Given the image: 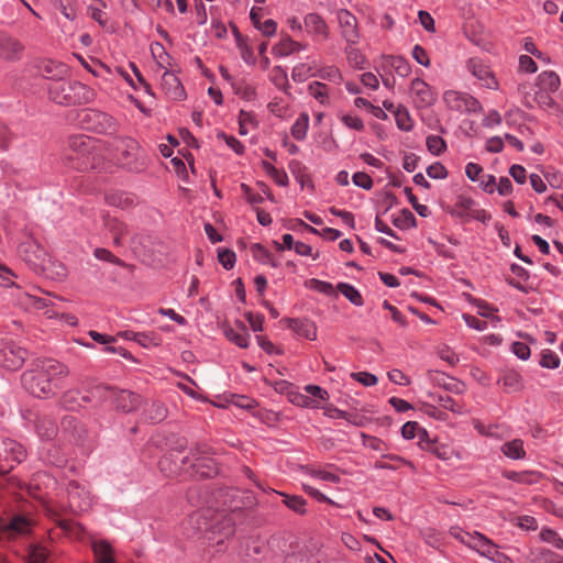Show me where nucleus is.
<instances>
[{
    "mask_svg": "<svg viewBox=\"0 0 563 563\" xmlns=\"http://www.w3.org/2000/svg\"><path fill=\"white\" fill-rule=\"evenodd\" d=\"M67 366L55 360L36 361L33 367L22 374L21 382L24 389L37 398H45L54 394L57 380L67 376Z\"/></svg>",
    "mask_w": 563,
    "mask_h": 563,
    "instance_id": "nucleus-1",
    "label": "nucleus"
},
{
    "mask_svg": "<svg viewBox=\"0 0 563 563\" xmlns=\"http://www.w3.org/2000/svg\"><path fill=\"white\" fill-rule=\"evenodd\" d=\"M210 516L211 511L209 509L195 512L189 517L188 523L197 531H209L208 540L214 542L218 551H221V544L234 533V521L224 511H217L212 517Z\"/></svg>",
    "mask_w": 563,
    "mask_h": 563,
    "instance_id": "nucleus-2",
    "label": "nucleus"
},
{
    "mask_svg": "<svg viewBox=\"0 0 563 563\" xmlns=\"http://www.w3.org/2000/svg\"><path fill=\"white\" fill-rule=\"evenodd\" d=\"M47 89L49 99L57 104L85 103L93 98V91L89 87L64 78L53 80Z\"/></svg>",
    "mask_w": 563,
    "mask_h": 563,
    "instance_id": "nucleus-3",
    "label": "nucleus"
},
{
    "mask_svg": "<svg viewBox=\"0 0 563 563\" xmlns=\"http://www.w3.org/2000/svg\"><path fill=\"white\" fill-rule=\"evenodd\" d=\"M202 454L203 451H201L199 448H197L195 453H192L191 459L188 456L179 459V453H172L169 456H165L159 461V467L168 475H173L183 471L186 464H190V466L196 468L197 473H200L201 476L210 477L213 474H217L216 467L211 465L212 461L209 459H203L201 456Z\"/></svg>",
    "mask_w": 563,
    "mask_h": 563,
    "instance_id": "nucleus-4",
    "label": "nucleus"
},
{
    "mask_svg": "<svg viewBox=\"0 0 563 563\" xmlns=\"http://www.w3.org/2000/svg\"><path fill=\"white\" fill-rule=\"evenodd\" d=\"M19 253L22 258L34 269L47 272L53 261L48 258L45 250L33 239H27L19 246Z\"/></svg>",
    "mask_w": 563,
    "mask_h": 563,
    "instance_id": "nucleus-5",
    "label": "nucleus"
},
{
    "mask_svg": "<svg viewBox=\"0 0 563 563\" xmlns=\"http://www.w3.org/2000/svg\"><path fill=\"white\" fill-rule=\"evenodd\" d=\"M92 148L91 139L86 135H75L69 140V151L66 159L74 162L73 167L79 170L87 169L89 164L87 157Z\"/></svg>",
    "mask_w": 563,
    "mask_h": 563,
    "instance_id": "nucleus-6",
    "label": "nucleus"
},
{
    "mask_svg": "<svg viewBox=\"0 0 563 563\" xmlns=\"http://www.w3.org/2000/svg\"><path fill=\"white\" fill-rule=\"evenodd\" d=\"M443 100L449 109L460 113L478 112L482 109V106L477 99L468 93L460 92L456 90L445 91L443 95Z\"/></svg>",
    "mask_w": 563,
    "mask_h": 563,
    "instance_id": "nucleus-7",
    "label": "nucleus"
},
{
    "mask_svg": "<svg viewBox=\"0 0 563 563\" xmlns=\"http://www.w3.org/2000/svg\"><path fill=\"white\" fill-rule=\"evenodd\" d=\"M27 352L13 342L5 343L0 349V366L8 371L19 369L25 362Z\"/></svg>",
    "mask_w": 563,
    "mask_h": 563,
    "instance_id": "nucleus-8",
    "label": "nucleus"
},
{
    "mask_svg": "<svg viewBox=\"0 0 563 563\" xmlns=\"http://www.w3.org/2000/svg\"><path fill=\"white\" fill-rule=\"evenodd\" d=\"M32 527V519L22 515L13 516L9 521L0 519V533L9 539L30 533Z\"/></svg>",
    "mask_w": 563,
    "mask_h": 563,
    "instance_id": "nucleus-9",
    "label": "nucleus"
},
{
    "mask_svg": "<svg viewBox=\"0 0 563 563\" xmlns=\"http://www.w3.org/2000/svg\"><path fill=\"white\" fill-rule=\"evenodd\" d=\"M336 16L341 36L345 40L346 44H357L360 41V31L355 15L347 10L341 9L338 11Z\"/></svg>",
    "mask_w": 563,
    "mask_h": 563,
    "instance_id": "nucleus-10",
    "label": "nucleus"
},
{
    "mask_svg": "<svg viewBox=\"0 0 563 563\" xmlns=\"http://www.w3.org/2000/svg\"><path fill=\"white\" fill-rule=\"evenodd\" d=\"M102 220L104 228L112 235L113 244L115 246L124 245L130 234L129 225L108 213L102 216Z\"/></svg>",
    "mask_w": 563,
    "mask_h": 563,
    "instance_id": "nucleus-11",
    "label": "nucleus"
},
{
    "mask_svg": "<svg viewBox=\"0 0 563 563\" xmlns=\"http://www.w3.org/2000/svg\"><path fill=\"white\" fill-rule=\"evenodd\" d=\"M411 93L415 97L416 104L420 108L430 107L437 100L434 90L420 78L411 81Z\"/></svg>",
    "mask_w": 563,
    "mask_h": 563,
    "instance_id": "nucleus-12",
    "label": "nucleus"
},
{
    "mask_svg": "<svg viewBox=\"0 0 563 563\" xmlns=\"http://www.w3.org/2000/svg\"><path fill=\"white\" fill-rule=\"evenodd\" d=\"M24 46L15 37L0 33V58L14 62L21 58Z\"/></svg>",
    "mask_w": 563,
    "mask_h": 563,
    "instance_id": "nucleus-13",
    "label": "nucleus"
},
{
    "mask_svg": "<svg viewBox=\"0 0 563 563\" xmlns=\"http://www.w3.org/2000/svg\"><path fill=\"white\" fill-rule=\"evenodd\" d=\"M467 68L474 77H476L483 86L489 89H497L498 82L490 69L479 59L472 58L467 63Z\"/></svg>",
    "mask_w": 563,
    "mask_h": 563,
    "instance_id": "nucleus-14",
    "label": "nucleus"
},
{
    "mask_svg": "<svg viewBox=\"0 0 563 563\" xmlns=\"http://www.w3.org/2000/svg\"><path fill=\"white\" fill-rule=\"evenodd\" d=\"M108 390L111 393L113 402L119 410L131 412L141 404L140 397L134 393L128 390L115 391L112 388H109Z\"/></svg>",
    "mask_w": 563,
    "mask_h": 563,
    "instance_id": "nucleus-15",
    "label": "nucleus"
},
{
    "mask_svg": "<svg viewBox=\"0 0 563 563\" xmlns=\"http://www.w3.org/2000/svg\"><path fill=\"white\" fill-rule=\"evenodd\" d=\"M161 87L168 98L180 100L185 97V90L178 77L168 70L162 75Z\"/></svg>",
    "mask_w": 563,
    "mask_h": 563,
    "instance_id": "nucleus-16",
    "label": "nucleus"
},
{
    "mask_svg": "<svg viewBox=\"0 0 563 563\" xmlns=\"http://www.w3.org/2000/svg\"><path fill=\"white\" fill-rule=\"evenodd\" d=\"M466 536L471 538V542H468V547L475 549L481 555L494 560L495 555L498 554L497 547L482 533H479V532H475L474 534L466 533Z\"/></svg>",
    "mask_w": 563,
    "mask_h": 563,
    "instance_id": "nucleus-17",
    "label": "nucleus"
},
{
    "mask_svg": "<svg viewBox=\"0 0 563 563\" xmlns=\"http://www.w3.org/2000/svg\"><path fill=\"white\" fill-rule=\"evenodd\" d=\"M69 505L73 509L78 511H86L91 506L89 494L78 484L71 483L69 485Z\"/></svg>",
    "mask_w": 563,
    "mask_h": 563,
    "instance_id": "nucleus-18",
    "label": "nucleus"
},
{
    "mask_svg": "<svg viewBox=\"0 0 563 563\" xmlns=\"http://www.w3.org/2000/svg\"><path fill=\"white\" fill-rule=\"evenodd\" d=\"M287 327L296 334L308 340L317 339V325L308 319H287Z\"/></svg>",
    "mask_w": 563,
    "mask_h": 563,
    "instance_id": "nucleus-19",
    "label": "nucleus"
},
{
    "mask_svg": "<svg viewBox=\"0 0 563 563\" xmlns=\"http://www.w3.org/2000/svg\"><path fill=\"white\" fill-rule=\"evenodd\" d=\"M38 73L47 78H64L68 73V68L65 64L45 59L40 62L37 65Z\"/></svg>",
    "mask_w": 563,
    "mask_h": 563,
    "instance_id": "nucleus-20",
    "label": "nucleus"
},
{
    "mask_svg": "<svg viewBox=\"0 0 563 563\" xmlns=\"http://www.w3.org/2000/svg\"><path fill=\"white\" fill-rule=\"evenodd\" d=\"M303 22L307 32L322 35L324 38L329 36L328 25L319 14L309 13L305 16Z\"/></svg>",
    "mask_w": 563,
    "mask_h": 563,
    "instance_id": "nucleus-21",
    "label": "nucleus"
},
{
    "mask_svg": "<svg viewBox=\"0 0 563 563\" xmlns=\"http://www.w3.org/2000/svg\"><path fill=\"white\" fill-rule=\"evenodd\" d=\"M301 49H306V45L294 41L289 36H286L282 38L279 43L273 47L272 51L275 55L284 57L297 53Z\"/></svg>",
    "mask_w": 563,
    "mask_h": 563,
    "instance_id": "nucleus-22",
    "label": "nucleus"
},
{
    "mask_svg": "<svg viewBox=\"0 0 563 563\" xmlns=\"http://www.w3.org/2000/svg\"><path fill=\"white\" fill-rule=\"evenodd\" d=\"M537 86L539 90L555 92L561 86V79L559 75L552 70L542 71L538 76Z\"/></svg>",
    "mask_w": 563,
    "mask_h": 563,
    "instance_id": "nucleus-23",
    "label": "nucleus"
},
{
    "mask_svg": "<svg viewBox=\"0 0 563 563\" xmlns=\"http://www.w3.org/2000/svg\"><path fill=\"white\" fill-rule=\"evenodd\" d=\"M498 383L508 391H518L523 387L521 375L515 369H506Z\"/></svg>",
    "mask_w": 563,
    "mask_h": 563,
    "instance_id": "nucleus-24",
    "label": "nucleus"
},
{
    "mask_svg": "<svg viewBox=\"0 0 563 563\" xmlns=\"http://www.w3.org/2000/svg\"><path fill=\"white\" fill-rule=\"evenodd\" d=\"M550 91L538 90L533 98L525 97V104L529 108H533V103L538 104L543 109H552L556 107L554 99L551 97Z\"/></svg>",
    "mask_w": 563,
    "mask_h": 563,
    "instance_id": "nucleus-25",
    "label": "nucleus"
},
{
    "mask_svg": "<svg viewBox=\"0 0 563 563\" xmlns=\"http://www.w3.org/2000/svg\"><path fill=\"white\" fill-rule=\"evenodd\" d=\"M92 551L98 563H114L112 548L107 541H95Z\"/></svg>",
    "mask_w": 563,
    "mask_h": 563,
    "instance_id": "nucleus-26",
    "label": "nucleus"
},
{
    "mask_svg": "<svg viewBox=\"0 0 563 563\" xmlns=\"http://www.w3.org/2000/svg\"><path fill=\"white\" fill-rule=\"evenodd\" d=\"M224 335L229 341L235 343L242 349L249 346V334L243 325H241L238 330L231 327L225 328Z\"/></svg>",
    "mask_w": 563,
    "mask_h": 563,
    "instance_id": "nucleus-27",
    "label": "nucleus"
},
{
    "mask_svg": "<svg viewBox=\"0 0 563 563\" xmlns=\"http://www.w3.org/2000/svg\"><path fill=\"white\" fill-rule=\"evenodd\" d=\"M2 446L5 459H11L20 463L25 457V451L23 446L15 441L5 440L2 442Z\"/></svg>",
    "mask_w": 563,
    "mask_h": 563,
    "instance_id": "nucleus-28",
    "label": "nucleus"
},
{
    "mask_svg": "<svg viewBox=\"0 0 563 563\" xmlns=\"http://www.w3.org/2000/svg\"><path fill=\"white\" fill-rule=\"evenodd\" d=\"M106 200L110 206L125 209L133 206L135 199L130 194L115 191L108 194Z\"/></svg>",
    "mask_w": 563,
    "mask_h": 563,
    "instance_id": "nucleus-29",
    "label": "nucleus"
},
{
    "mask_svg": "<svg viewBox=\"0 0 563 563\" xmlns=\"http://www.w3.org/2000/svg\"><path fill=\"white\" fill-rule=\"evenodd\" d=\"M501 452L509 459H523L526 455L523 449V442L519 439H515L512 441L506 442L501 446Z\"/></svg>",
    "mask_w": 563,
    "mask_h": 563,
    "instance_id": "nucleus-30",
    "label": "nucleus"
},
{
    "mask_svg": "<svg viewBox=\"0 0 563 563\" xmlns=\"http://www.w3.org/2000/svg\"><path fill=\"white\" fill-rule=\"evenodd\" d=\"M133 341L143 347L150 349L161 345L162 336L155 332H136L133 333Z\"/></svg>",
    "mask_w": 563,
    "mask_h": 563,
    "instance_id": "nucleus-31",
    "label": "nucleus"
},
{
    "mask_svg": "<svg viewBox=\"0 0 563 563\" xmlns=\"http://www.w3.org/2000/svg\"><path fill=\"white\" fill-rule=\"evenodd\" d=\"M558 554L545 548H536L530 551L531 563H554Z\"/></svg>",
    "mask_w": 563,
    "mask_h": 563,
    "instance_id": "nucleus-32",
    "label": "nucleus"
},
{
    "mask_svg": "<svg viewBox=\"0 0 563 563\" xmlns=\"http://www.w3.org/2000/svg\"><path fill=\"white\" fill-rule=\"evenodd\" d=\"M269 80L279 89L288 93L290 88L287 73L282 66H275L269 71Z\"/></svg>",
    "mask_w": 563,
    "mask_h": 563,
    "instance_id": "nucleus-33",
    "label": "nucleus"
},
{
    "mask_svg": "<svg viewBox=\"0 0 563 563\" xmlns=\"http://www.w3.org/2000/svg\"><path fill=\"white\" fill-rule=\"evenodd\" d=\"M336 288L350 302L358 307L363 306V297L354 286L346 283H339Z\"/></svg>",
    "mask_w": 563,
    "mask_h": 563,
    "instance_id": "nucleus-34",
    "label": "nucleus"
},
{
    "mask_svg": "<svg viewBox=\"0 0 563 563\" xmlns=\"http://www.w3.org/2000/svg\"><path fill=\"white\" fill-rule=\"evenodd\" d=\"M356 44H346L344 52L349 64L355 68H364L365 56L355 47Z\"/></svg>",
    "mask_w": 563,
    "mask_h": 563,
    "instance_id": "nucleus-35",
    "label": "nucleus"
},
{
    "mask_svg": "<svg viewBox=\"0 0 563 563\" xmlns=\"http://www.w3.org/2000/svg\"><path fill=\"white\" fill-rule=\"evenodd\" d=\"M309 93L321 104H329L328 87L321 81H313L308 86Z\"/></svg>",
    "mask_w": 563,
    "mask_h": 563,
    "instance_id": "nucleus-36",
    "label": "nucleus"
},
{
    "mask_svg": "<svg viewBox=\"0 0 563 563\" xmlns=\"http://www.w3.org/2000/svg\"><path fill=\"white\" fill-rule=\"evenodd\" d=\"M49 552L41 544H31L27 550V563H46Z\"/></svg>",
    "mask_w": 563,
    "mask_h": 563,
    "instance_id": "nucleus-37",
    "label": "nucleus"
},
{
    "mask_svg": "<svg viewBox=\"0 0 563 563\" xmlns=\"http://www.w3.org/2000/svg\"><path fill=\"white\" fill-rule=\"evenodd\" d=\"M24 305L27 307H33L37 310H43L48 308L49 306H54L51 299L46 297H40L36 294H24L23 298L21 299Z\"/></svg>",
    "mask_w": 563,
    "mask_h": 563,
    "instance_id": "nucleus-38",
    "label": "nucleus"
},
{
    "mask_svg": "<svg viewBox=\"0 0 563 563\" xmlns=\"http://www.w3.org/2000/svg\"><path fill=\"white\" fill-rule=\"evenodd\" d=\"M285 563H319V559L312 555V550L306 548L305 550L288 554Z\"/></svg>",
    "mask_w": 563,
    "mask_h": 563,
    "instance_id": "nucleus-39",
    "label": "nucleus"
},
{
    "mask_svg": "<svg viewBox=\"0 0 563 563\" xmlns=\"http://www.w3.org/2000/svg\"><path fill=\"white\" fill-rule=\"evenodd\" d=\"M308 126L309 115L307 113H301L291 126V135L296 140L302 141L307 135Z\"/></svg>",
    "mask_w": 563,
    "mask_h": 563,
    "instance_id": "nucleus-40",
    "label": "nucleus"
},
{
    "mask_svg": "<svg viewBox=\"0 0 563 563\" xmlns=\"http://www.w3.org/2000/svg\"><path fill=\"white\" fill-rule=\"evenodd\" d=\"M251 253L260 263L268 264L272 267L278 266V263L273 258L272 254L258 243L251 246Z\"/></svg>",
    "mask_w": 563,
    "mask_h": 563,
    "instance_id": "nucleus-41",
    "label": "nucleus"
},
{
    "mask_svg": "<svg viewBox=\"0 0 563 563\" xmlns=\"http://www.w3.org/2000/svg\"><path fill=\"white\" fill-rule=\"evenodd\" d=\"M395 119L397 126L402 131H411L413 128V121L409 114V111L404 107H398L395 111Z\"/></svg>",
    "mask_w": 563,
    "mask_h": 563,
    "instance_id": "nucleus-42",
    "label": "nucleus"
},
{
    "mask_svg": "<svg viewBox=\"0 0 563 563\" xmlns=\"http://www.w3.org/2000/svg\"><path fill=\"white\" fill-rule=\"evenodd\" d=\"M283 497H284L283 503L289 509L295 511L296 514L303 515L307 512V509H306L307 501L302 497L296 496V495L291 496V495H286V494H283Z\"/></svg>",
    "mask_w": 563,
    "mask_h": 563,
    "instance_id": "nucleus-43",
    "label": "nucleus"
},
{
    "mask_svg": "<svg viewBox=\"0 0 563 563\" xmlns=\"http://www.w3.org/2000/svg\"><path fill=\"white\" fill-rule=\"evenodd\" d=\"M263 168L265 173L278 185L287 186L288 176L284 170L277 169L273 164L263 162Z\"/></svg>",
    "mask_w": 563,
    "mask_h": 563,
    "instance_id": "nucleus-44",
    "label": "nucleus"
},
{
    "mask_svg": "<svg viewBox=\"0 0 563 563\" xmlns=\"http://www.w3.org/2000/svg\"><path fill=\"white\" fill-rule=\"evenodd\" d=\"M240 134L246 135L250 129H254L257 125L255 115L252 112L241 110L239 114Z\"/></svg>",
    "mask_w": 563,
    "mask_h": 563,
    "instance_id": "nucleus-45",
    "label": "nucleus"
},
{
    "mask_svg": "<svg viewBox=\"0 0 563 563\" xmlns=\"http://www.w3.org/2000/svg\"><path fill=\"white\" fill-rule=\"evenodd\" d=\"M316 76L323 80H329L335 84H341L343 76L340 69L335 66H325L316 71Z\"/></svg>",
    "mask_w": 563,
    "mask_h": 563,
    "instance_id": "nucleus-46",
    "label": "nucleus"
},
{
    "mask_svg": "<svg viewBox=\"0 0 563 563\" xmlns=\"http://www.w3.org/2000/svg\"><path fill=\"white\" fill-rule=\"evenodd\" d=\"M313 67L301 63L296 65L291 70V78L296 82H303L311 76H316V73H312Z\"/></svg>",
    "mask_w": 563,
    "mask_h": 563,
    "instance_id": "nucleus-47",
    "label": "nucleus"
},
{
    "mask_svg": "<svg viewBox=\"0 0 563 563\" xmlns=\"http://www.w3.org/2000/svg\"><path fill=\"white\" fill-rule=\"evenodd\" d=\"M386 59L399 76L406 77L409 75L410 65L407 59L401 56H387Z\"/></svg>",
    "mask_w": 563,
    "mask_h": 563,
    "instance_id": "nucleus-48",
    "label": "nucleus"
},
{
    "mask_svg": "<svg viewBox=\"0 0 563 563\" xmlns=\"http://www.w3.org/2000/svg\"><path fill=\"white\" fill-rule=\"evenodd\" d=\"M428 151L433 155H441L446 150L445 141L439 135H429L426 141Z\"/></svg>",
    "mask_w": 563,
    "mask_h": 563,
    "instance_id": "nucleus-49",
    "label": "nucleus"
},
{
    "mask_svg": "<svg viewBox=\"0 0 563 563\" xmlns=\"http://www.w3.org/2000/svg\"><path fill=\"white\" fill-rule=\"evenodd\" d=\"M540 539L543 542L552 544L555 549H563V539L559 536V533L550 528H543L540 531Z\"/></svg>",
    "mask_w": 563,
    "mask_h": 563,
    "instance_id": "nucleus-50",
    "label": "nucleus"
},
{
    "mask_svg": "<svg viewBox=\"0 0 563 563\" xmlns=\"http://www.w3.org/2000/svg\"><path fill=\"white\" fill-rule=\"evenodd\" d=\"M236 42L242 59L249 65H254L255 57L253 49L245 43V41L240 35H238Z\"/></svg>",
    "mask_w": 563,
    "mask_h": 563,
    "instance_id": "nucleus-51",
    "label": "nucleus"
},
{
    "mask_svg": "<svg viewBox=\"0 0 563 563\" xmlns=\"http://www.w3.org/2000/svg\"><path fill=\"white\" fill-rule=\"evenodd\" d=\"M506 477L514 482L531 484L538 481L539 475L532 472H509L507 473Z\"/></svg>",
    "mask_w": 563,
    "mask_h": 563,
    "instance_id": "nucleus-52",
    "label": "nucleus"
},
{
    "mask_svg": "<svg viewBox=\"0 0 563 563\" xmlns=\"http://www.w3.org/2000/svg\"><path fill=\"white\" fill-rule=\"evenodd\" d=\"M93 255L96 258H98L100 261H106V262H109V263L118 265V266H124L123 261H121L119 257L113 255L107 249L98 247L93 251Z\"/></svg>",
    "mask_w": 563,
    "mask_h": 563,
    "instance_id": "nucleus-53",
    "label": "nucleus"
},
{
    "mask_svg": "<svg viewBox=\"0 0 563 563\" xmlns=\"http://www.w3.org/2000/svg\"><path fill=\"white\" fill-rule=\"evenodd\" d=\"M540 365L545 368H556L560 365V357L554 352L545 350L541 354Z\"/></svg>",
    "mask_w": 563,
    "mask_h": 563,
    "instance_id": "nucleus-54",
    "label": "nucleus"
},
{
    "mask_svg": "<svg viewBox=\"0 0 563 563\" xmlns=\"http://www.w3.org/2000/svg\"><path fill=\"white\" fill-rule=\"evenodd\" d=\"M340 120L343 124L352 130L362 131L364 129V123L357 115L343 113L339 115Z\"/></svg>",
    "mask_w": 563,
    "mask_h": 563,
    "instance_id": "nucleus-55",
    "label": "nucleus"
},
{
    "mask_svg": "<svg viewBox=\"0 0 563 563\" xmlns=\"http://www.w3.org/2000/svg\"><path fill=\"white\" fill-rule=\"evenodd\" d=\"M310 286L312 289L324 294L327 296H336L335 289L332 284L316 278L310 279Z\"/></svg>",
    "mask_w": 563,
    "mask_h": 563,
    "instance_id": "nucleus-56",
    "label": "nucleus"
},
{
    "mask_svg": "<svg viewBox=\"0 0 563 563\" xmlns=\"http://www.w3.org/2000/svg\"><path fill=\"white\" fill-rule=\"evenodd\" d=\"M147 418L153 422L162 421L166 416V409L161 404H152L146 410Z\"/></svg>",
    "mask_w": 563,
    "mask_h": 563,
    "instance_id": "nucleus-57",
    "label": "nucleus"
},
{
    "mask_svg": "<svg viewBox=\"0 0 563 563\" xmlns=\"http://www.w3.org/2000/svg\"><path fill=\"white\" fill-rule=\"evenodd\" d=\"M53 2L66 19H68V20L75 19L76 11L71 7L70 0H53Z\"/></svg>",
    "mask_w": 563,
    "mask_h": 563,
    "instance_id": "nucleus-58",
    "label": "nucleus"
},
{
    "mask_svg": "<svg viewBox=\"0 0 563 563\" xmlns=\"http://www.w3.org/2000/svg\"><path fill=\"white\" fill-rule=\"evenodd\" d=\"M305 391L311 396L310 398L317 399L319 405L320 401H324L329 398L328 391L317 385H307L305 387Z\"/></svg>",
    "mask_w": 563,
    "mask_h": 563,
    "instance_id": "nucleus-59",
    "label": "nucleus"
},
{
    "mask_svg": "<svg viewBox=\"0 0 563 563\" xmlns=\"http://www.w3.org/2000/svg\"><path fill=\"white\" fill-rule=\"evenodd\" d=\"M218 258L225 269H231L234 266L235 254L230 250L220 249L218 252Z\"/></svg>",
    "mask_w": 563,
    "mask_h": 563,
    "instance_id": "nucleus-60",
    "label": "nucleus"
},
{
    "mask_svg": "<svg viewBox=\"0 0 563 563\" xmlns=\"http://www.w3.org/2000/svg\"><path fill=\"white\" fill-rule=\"evenodd\" d=\"M351 377L361 383L362 385L364 386H374L377 384L378 379L375 375L371 374V373H367V372H357V373H352L351 374Z\"/></svg>",
    "mask_w": 563,
    "mask_h": 563,
    "instance_id": "nucleus-61",
    "label": "nucleus"
},
{
    "mask_svg": "<svg viewBox=\"0 0 563 563\" xmlns=\"http://www.w3.org/2000/svg\"><path fill=\"white\" fill-rule=\"evenodd\" d=\"M417 432L424 433L416 421H408L401 428V434L407 440L413 439L417 435Z\"/></svg>",
    "mask_w": 563,
    "mask_h": 563,
    "instance_id": "nucleus-62",
    "label": "nucleus"
},
{
    "mask_svg": "<svg viewBox=\"0 0 563 563\" xmlns=\"http://www.w3.org/2000/svg\"><path fill=\"white\" fill-rule=\"evenodd\" d=\"M362 437H363V445H365L366 448L374 450V451H378V452H382L386 449V444L383 440H380L376 437L365 435V434H363Z\"/></svg>",
    "mask_w": 563,
    "mask_h": 563,
    "instance_id": "nucleus-63",
    "label": "nucleus"
},
{
    "mask_svg": "<svg viewBox=\"0 0 563 563\" xmlns=\"http://www.w3.org/2000/svg\"><path fill=\"white\" fill-rule=\"evenodd\" d=\"M427 174L434 179H444L448 176V170L441 163L437 162L427 168Z\"/></svg>",
    "mask_w": 563,
    "mask_h": 563,
    "instance_id": "nucleus-64",
    "label": "nucleus"
}]
</instances>
